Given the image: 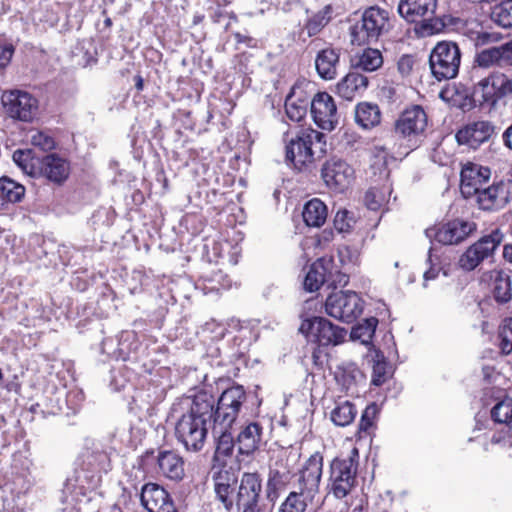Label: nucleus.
I'll return each instance as SVG.
<instances>
[{
	"instance_id": "obj_38",
	"label": "nucleus",
	"mask_w": 512,
	"mask_h": 512,
	"mask_svg": "<svg viewBox=\"0 0 512 512\" xmlns=\"http://www.w3.org/2000/svg\"><path fill=\"white\" fill-rule=\"evenodd\" d=\"M326 267L322 261L315 262L304 279V288L309 292L318 290L326 281Z\"/></svg>"
},
{
	"instance_id": "obj_2",
	"label": "nucleus",
	"mask_w": 512,
	"mask_h": 512,
	"mask_svg": "<svg viewBox=\"0 0 512 512\" xmlns=\"http://www.w3.org/2000/svg\"><path fill=\"white\" fill-rule=\"evenodd\" d=\"M323 457L311 455L299 471L295 489L280 504L278 512H305L319 491L322 476Z\"/></svg>"
},
{
	"instance_id": "obj_59",
	"label": "nucleus",
	"mask_w": 512,
	"mask_h": 512,
	"mask_svg": "<svg viewBox=\"0 0 512 512\" xmlns=\"http://www.w3.org/2000/svg\"><path fill=\"white\" fill-rule=\"evenodd\" d=\"M238 487V483L236 484V488ZM237 492V489L235 490V492H230L228 495L233 499L235 498V494Z\"/></svg>"
},
{
	"instance_id": "obj_3",
	"label": "nucleus",
	"mask_w": 512,
	"mask_h": 512,
	"mask_svg": "<svg viewBox=\"0 0 512 512\" xmlns=\"http://www.w3.org/2000/svg\"><path fill=\"white\" fill-rule=\"evenodd\" d=\"M286 160L297 169L320 157L326 148L325 135L312 128H297L284 134Z\"/></svg>"
},
{
	"instance_id": "obj_14",
	"label": "nucleus",
	"mask_w": 512,
	"mask_h": 512,
	"mask_svg": "<svg viewBox=\"0 0 512 512\" xmlns=\"http://www.w3.org/2000/svg\"><path fill=\"white\" fill-rule=\"evenodd\" d=\"M325 310L329 316L349 323L362 313L363 302L355 292L339 291L328 296Z\"/></svg>"
},
{
	"instance_id": "obj_11",
	"label": "nucleus",
	"mask_w": 512,
	"mask_h": 512,
	"mask_svg": "<svg viewBox=\"0 0 512 512\" xmlns=\"http://www.w3.org/2000/svg\"><path fill=\"white\" fill-rule=\"evenodd\" d=\"M503 233L499 229L481 237L460 256L458 264L465 271H472L484 260L492 257L503 241Z\"/></svg>"
},
{
	"instance_id": "obj_22",
	"label": "nucleus",
	"mask_w": 512,
	"mask_h": 512,
	"mask_svg": "<svg viewBox=\"0 0 512 512\" xmlns=\"http://www.w3.org/2000/svg\"><path fill=\"white\" fill-rule=\"evenodd\" d=\"M460 191L464 198L473 197L491 177L489 167L468 162L463 165L460 173Z\"/></svg>"
},
{
	"instance_id": "obj_10",
	"label": "nucleus",
	"mask_w": 512,
	"mask_h": 512,
	"mask_svg": "<svg viewBox=\"0 0 512 512\" xmlns=\"http://www.w3.org/2000/svg\"><path fill=\"white\" fill-rule=\"evenodd\" d=\"M477 230V224L464 219H453L434 225L425 230V235L431 241L441 245H459Z\"/></svg>"
},
{
	"instance_id": "obj_51",
	"label": "nucleus",
	"mask_w": 512,
	"mask_h": 512,
	"mask_svg": "<svg viewBox=\"0 0 512 512\" xmlns=\"http://www.w3.org/2000/svg\"><path fill=\"white\" fill-rule=\"evenodd\" d=\"M414 65L413 57L410 55H403L398 61V70L402 75H408Z\"/></svg>"
},
{
	"instance_id": "obj_9",
	"label": "nucleus",
	"mask_w": 512,
	"mask_h": 512,
	"mask_svg": "<svg viewBox=\"0 0 512 512\" xmlns=\"http://www.w3.org/2000/svg\"><path fill=\"white\" fill-rule=\"evenodd\" d=\"M246 399V391L241 385H234L225 389L216 401L215 427L231 429Z\"/></svg>"
},
{
	"instance_id": "obj_56",
	"label": "nucleus",
	"mask_w": 512,
	"mask_h": 512,
	"mask_svg": "<svg viewBox=\"0 0 512 512\" xmlns=\"http://www.w3.org/2000/svg\"><path fill=\"white\" fill-rule=\"evenodd\" d=\"M438 273H439V269L431 267L429 270H427L424 273V280L425 281L433 280L437 277Z\"/></svg>"
},
{
	"instance_id": "obj_48",
	"label": "nucleus",
	"mask_w": 512,
	"mask_h": 512,
	"mask_svg": "<svg viewBox=\"0 0 512 512\" xmlns=\"http://www.w3.org/2000/svg\"><path fill=\"white\" fill-rule=\"evenodd\" d=\"M31 143L43 151H49L55 147L53 138L43 132L34 133L31 136Z\"/></svg>"
},
{
	"instance_id": "obj_21",
	"label": "nucleus",
	"mask_w": 512,
	"mask_h": 512,
	"mask_svg": "<svg viewBox=\"0 0 512 512\" xmlns=\"http://www.w3.org/2000/svg\"><path fill=\"white\" fill-rule=\"evenodd\" d=\"M321 176L329 188L343 191L351 183L354 169L346 161L333 157L323 164Z\"/></svg>"
},
{
	"instance_id": "obj_13",
	"label": "nucleus",
	"mask_w": 512,
	"mask_h": 512,
	"mask_svg": "<svg viewBox=\"0 0 512 512\" xmlns=\"http://www.w3.org/2000/svg\"><path fill=\"white\" fill-rule=\"evenodd\" d=\"M208 434L207 423L183 413L175 424V436L187 451H200Z\"/></svg>"
},
{
	"instance_id": "obj_4",
	"label": "nucleus",
	"mask_w": 512,
	"mask_h": 512,
	"mask_svg": "<svg viewBox=\"0 0 512 512\" xmlns=\"http://www.w3.org/2000/svg\"><path fill=\"white\" fill-rule=\"evenodd\" d=\"M438 0H399L397 12L407 23L415 24L418 36L427 37L442 32L446 26L436 15Z\"/></svg>"
},
{
	"instance_id": "obj_30",
	"label": "nucleus",
	"mask_w": 512,
	"mask_h": 512,
	"mask_svg": "<svg viewBox=\"0 0 512 512\" xmlns=\"http://www.w3.org/2000/svg\"><path fill=\"white\" fill-rule=\"evenodd\" d=\"M367 86L368 78L366 76L358 72H350L337 84L336 91L341 98L352 100Z\"/></svg>"
},
{
	"instance_id": "obj_5",
	"label": "nucleus",
	"mask_w": 512,
	"mask_h": 512,
	"mask_svg": "<svg viewBox=\"0 0 512 512\" xmlns=\"http://www.w3.org/2000/svg\"><path fill=\"white\" fill-rule=\"evenodd\" d=\"M427 125V114L419 105H413L399 115L394 123V133L406 142L404 151L399 152L401 155H408L420 145Z\"/></svg>"
},
{
	"instance_id": "obj_52",
	"label": "nucleus",
	"mask_w": 512,
	"mask_h": 512,
	"mask_svg": "<svg viewBox=\"0 0 512 512\" xmlns=\"http://www.w3.org/2000/svg\"><path fill=\"white\" fill-rule=\"evenodd\" d=\"M14 53L11 45L0 47V67L3 68L9 64Z\"/></svg>"
},
{
	"instance_id": "obj_29",
	"label": "nucleus",
	"mask_w": 512,
	"mask_h": 512,
	"mask_svg": "<svg viewBox=\"0 0 512 512\" xmlns=\"http://www.w3.org/2000/svg\"><path fill=\"white\" fill-rule=\"evenodd\" d=\"M311 100L302 90L293 88L285 101L288 118L296 122L301 121L306 116L308 107H311Z\"/></svg>"
},
{
	"instance_id": "obj_46",
	"label": "nucleus",
	"mask_w": 512,
	"mask_h": 512,
	"mask_svg": "<svg viewBox=\"0 0 512 512\" xmlns=\"http://www.w3.org/2000/svg\"><path fill=\"white\" fill-rule=\"evenodd\" d=\"M500 348L503 354L512 352V318L505 320L499 331Z\"/></svg>"
},
{
	"instance_id": "obj_40",
	"label": "nucleus",
	"mask_w": 512,
	"mask_h": 512,
	"mask_svg": "<svg viewBox=\"0 0 512 512\" xmlns=\"http://www.w3.org/2000/svg\"><path fill=\"white\" fill-rule=\"evenodd\" d=\"M355 406L349 401L336 403V406L331 411V420L337 426H347L354 420L356 416Z\"/></svg>"
},
{
	"instance_id": "obj_47",
	"label": "nucleus",
	"mask_w": 512,
	"mask_h": 512,
	"mask_svg": "<svg viewBox=\"0 0 512 512\" xmlns=\"http://www.w3.org/2000/svg\"><path fill=\"white\" fill-rule=\"evenodd\" d=\"M355 224L354 216L348 210H339L334 217V227L339 232H347Z\"/></svg>"
},
{
	"instance_id": "obj_37",
	"label": "nucleus",
	"mask_w": 512,
	"mask_h": 512,
	"mask_svg": "<svg viewBox=\"0 0 512 512\" xmlns=\"http://www.w3.org/2000/svg\"><path fill=\"white\" fill-rule=\"evenodd\" d=\"M229 430L213 426V433L216 438L215 455L218 459L230 456L234 450L236 442Z\"/></svg>"
},
{
	"instance_id": "obj_31",
	"label": "nucleus",
	"mask_w": 512,
	"mask_h": 512,
	"mask_svg": "<svg viewBox=\"0 0 512 512\" xmlns=\"http://www.w3.org/2000/svg\"><path fill=\"white\" fill-rule=\"evenodd\" d=\"M492 293L496 302L508 303L512 300V278L503 270L491 272Z\"/></svg>"
},
{
	"instance_id": "obj_6",
	"label": "nucleus",
	"mask_w": 512,
	"mask_h": 512,
	"mask_svg": "<svg viewBox=\"0 0 512 512\" xmlns=\"http://www.w3.org/2000/svg\"><path fill=\"white\" fill-rule=\"evenodd\" d=\"M391 28L389 12L378 6L367 8L351 30L353 44L364 45L376 42Z\"/></svg>"
},
{
	"instance_id": "obj_36",
	"label": "nucleus",
	"mask_w": 512,
	"mask_h": 512,
	"mask_svg": "<svg viewBox=\"0 0 512 512\" xmlns=\"http://www.w3.org/2000/svg\"><path fill=\"white\" fill-rule=\"evenodd\" d=\"M331 14L332 8L330 5L323 7L307 20L300 33V37L306 34V37L309 38L319 34L331 20Z\"/></svg>"
},
{
	"instance_id": "obj_32",
	"label": "nucleus",
	"mask_w": 512,
	"mask_h": 512,
	"mask_svg": "<svg viewBox=\"0 0 512 512\" xmlns=\"http://www.w3.org/2000/svg\"><path fill=\"white\" fill-rule=\"evenodd\" d=\"M25 187L13 179L2 176L0 178V209L8 203H19L25 196Z\"/></svg>"
},
{
	"instance_id": "obj_35",
	"label": "nucleus",
	"mask_w": 512,
	"mask_h": 512,
	"mask_svg": "<svg viewBox=\"0 0 512 512\" xmlns=\"http://www.w3.org/2000/svg\"><path fill=\"white\" fill-rule=\"evenodd\" d=\"M356 69L373 72L379 69L383 64V57L378 49L366 48L352 60Z\"/></svg>"
},
{
	"instance_id": "obj_58",
	"label": "nucleus",
	"mask_w": 512,
	"mask_h": 512,
	"mask_svg": "<svg viewBox=\"0 0 512 512\" xmlns=\"http://www.w3.org/2000/svg\"><path fill=\"white\" fill-rule=\"evenodd\" d=\"M135 87L138 91H141L143 89V78L138 75L135 77Z\"/></svg>"
},
{
	"instance_id": "obj_19",
	"label": "nucleus",
	"mask_w": 512,
	"mask_h": 512,
	"mask_svg": "<svg viewBox=\"0 0 512 512\" xmlns=\"http://www.w3.org/2000/svg\"><path fill=\"white\" fill-rule=\"evenodd\" d=\"M310 112L314 123L323 130L332 131L339 122L334 99L326 92H319L313 97Z\"/></svg>"
},
{
	"instance_id": "obj_26",
	"label": "nucleus",
	"mask_w": 512,
	"mask_h": 512,
	"mask_svg": "<svg viewBox=\"0 0 512 512\" xmlns=\"http://www.w3.org/2000/svg\"><path fill=\"white\" fill-rule=\"evenodd\" d=\"M340 65V50L326 47L320 50L315 57V68L318 75L325 80H332L337 76Z\"/></svg>"
},
{
	"instance_id": "obj_45",
	"label": "nucleus",
	"mask_w": 512,
	"mask_h": 512,
	"mask_svg": "<svg viewBox=\"0 0 512 512\" xmlns=\"http://www.w3.org/2000/svg\"><path fill=\"white\" fill-rule=\"evenodd\" d=\"M376 357L372 366V384L380 386L387 380L389 369L384 359H379L378 355Z\"/></svg>"
},
{
	"instance_id": "obj_17",
	"label": "nucleus",
	"mask_w": 512,
	"mask_h": 512,
	"mask_svg": "<svg viewBox=\"0 0 512 512\" xmlns=\"http://www.w3.org/2000/svg\"><path fill=\"white\" fill-rule=\"evenodd\" d=\"M474 196L480 209L501 210L512 200V180H501L489 187H483Z\"/></svg>"
},
{
	"instance_id": "obj_49",
	"label": "nucleus",
	"mask_w": 512,
	"mask_h": 512,
	"mask_svg": "<svg viewBox=\"0 0 512 512\" xmlns=\"http://www.w3.org/2000/svg\"><path fill=\"white\" fill-rule=\"evenodd\" d=\"M377 413V406L375 404L368 405L364 410L361 420H360V429L367 430L372 426L373 419Z\"/></svg>"
},
{
	"instance_id": "obj_28",
	"label": "nucleus",
	"mask_w": 512,
	"mask_h": 512,
	"mask_svg": "<svg viewBox=\"0 0 512 512\" xmlns=\"http://www.w3.org/2000/svg\"><path fill=\"white\" fill-rule=\"evenodd\" d=\"M157 464L162 474L171 480H181L184 476V461L173 451H160Z\"/></svg>"
},
{
	"instance_id": "obj_7",
	"label": "nucleus",
	"mask_w": 512,
	"mask_h": 512,
	"mask_svg": "<svg viewBox=\"0 0 512 512\" xmlns=\"http://www.w3.org/2000/svg\"><path fill=\"white\" fill-rule=\"evenodd\" d=\"M358 450L354 448L346 458H335L330 465V491L338 499L351 493L356 485Z\"/></svg>"
},
{
	"instance_id": "obj_42",
	"label": "nucleus",
	"mask_w": 512,
	"mask_h": 512,
	"mask_svg": "<svg viewBox=\"0 0 512 512\" xmlns=\"http://www.w3.org/2000/svg\"><path fill=\"white\" fill-rule=\"evenodd\" d=\"M491 19L503 28H512V0L496 5L491 12Z\"/></svg>"
},
{
	"instance_id": "obj_16",
	"label": "nucleus",
	"mask_w": 512,
	"mask_h": 512,
	"mask_svg": "<svg viewBox=\"0 0 512 512\" xmlns=\"http://www.w3.org/2000/svg\"><path fill=\"white\" fill-rule=\"evenodd\" d=\"M215 407L216 399L213 394L207 390H199L193 395L181 398L177 404H174L173 410L177 411L178 408L186 410L185 414L207 423L210 420L214 421Z\"/></svg>"
},
{
	"instance_id": "obj_15",
	"label": "nucleus",
	"mask_w": 512,
	"mask_h": 512,
	"mask_svg": "<svg viewBox=\"0 0 512 512\" xmlns=\"http://www.w3.org/2000/svg\"><path fill=\"white\" fill-rule=\"evenodd\" d=\"M1 101L11 118L24 122L31 121L38 109V101L28 92L21 90L4 92Z\"/></svg>"
},
{
	"instance_id": "obj_41",
	"label": "nucleus",
	"mask_w": 512,
	"mask_h": 512,
	"mask_svg": "<svg viewBox=\"0 0 512 512\" xmlns=\"http://www.w3.org/2000/svg\"><path fill=\"white\" fill-rule=\"evenodd\" d=\"M12 158L15 164L21 168L24 173L35 178L38 161L41 159L34 158L30 149H18L14 151Z\"/></svg>"
},
{
	"instance_id": "obj_54",
	"label": "nucleus",
	"mask_w": 512,
	"mask_h": 512,
	"mask_svg": "<svg viewBox=\"0 0 512 512\" xmlns=\"http://www.w3.org/2000/svg\"><path fill=\"white\" fill-rule=\"evenodd\" d=\"M365 203L367 205V207L370 209V210H377L380 205H381V202L379 200L376 199V192L375 190L373 189H370L366 192L365 194Z\"/></svg>"
},
{
	"instance_id": "obj_8",
	"label": "nucleus",
	"mask_w": 512,
	"mask_h": 512,
	"mask_svg": "<svg viewBox=\"0 0 512 512\" xmlns=\"http://www.w3.org/2000/svg\"><path fill=\"white\" fill-rule=\"evenodd\" d=\"M461 51L455 42L441 41L429 56L431 73L438 81L453 79L458 75Z\"/></svg>"
},
{
	"instance_id": "obj_50",
	"label": "nucleus",
	"mask_w": 512,
	"mask_h": 512,
	"mask_svg": "<svg viewBox=\"0 0 512 512\" xmlns=\"http://www.w3.org/2000/svg\"><path fill=\"white\" fill-rule=\"evenodd\" d=\"M492 72H490L487 76L481 78L476 86L482 91L484 99L489 100L490 98H494L492 95Z\"/></svg>"
},
{
	"instance_id": "obj_18",
	"label": "nucleus",
	"mask_w": 512,
	"mask_h": 512,
	"mask_svg": "<svg viewBox=\"0 0 512 512\" xmlns=\"http://www.w3.org/2000/svg\"><path fill=\"white\" fill-rule=\"evenodd\" d=\"M507 66H512V49L509 41L477 51L472 62V73L479 74L480 70Z\"/></svg>"
},
{
	"instance_id": "obj_39",
	"label": "nucleus",
	"mask_w": 512,
	"mask_h": 512,
	"mask_svg": "<svg viewBox=\"0 0 512 512\" xmlns=\"http://www.w3.org/2000/svg\"><path fill=\"white\" fill-rule=\"evenodd\" d=\"M492 95L495 99L512 96V77L499 70L492 71Z\"/></svg>"
},
{
	"instance_id": "obj_57",
	"label": "nucleus",
	"mask_w": 512,
	"mask_h": 512,
	"mask_svg": "<svg viewBox=\"0 0 512 512\" xmlns=\"http://www.w3.org/2000/svg\"><path fill=\"white\" fill-rule=\"evenodd\" d=\"M503 257L506 261L512 263V243L506 244L503 248Z\"/></svg>"
},
{
	"instance_id": "obj_33",
	"label": "nucleus",
	"mask_w": 512,
	"mask_h": 512,
	"mask_svg": "<svg viewBox=\"0 0 512 512\" xmlns=\"http://www.w3.org/2000/svg\"><path fill=\"white\" fill-rule=\"evenodd\" d=\"M355 121L364 129L377 126L381 121V112L378 105L368 102L359 103L355 109Z\"/></svg>"
},
{
	"instance_id": "obj_20",
	"label": "nucleus",
	"mask_w": 512,
	"mask_h": 512,
	"mask_svg": "<svg viewBox=\"0 0 512 512\" xmlns=\"http://www.w3.org/2000/svg\"><path fill=\"white\" fill-rule=\"evenodd\" d=\"M495 133V125L488 120H479L467 123L456 132L455 138L459 145L478 149L488 142Z\"/></svg>"
},
{
	"instance_id": "obj_55",
	"label": "nucleus",
	"mask_w": 512,
	"mask_h": 512,
	"mask_svg": "<svg viewBox=\"0 0 512 512\" xmlns=\"http://www.w3.org/2000/svg\"><path fill=\"white\" fill-rule=\"evenodd\" d=\"M502 141L504 146L512 151V124L503 132Z\"/></svg>"
},
{
	"instance_id": "obj_23",
	"label": "nucleus",
	"mask_w": 512,
	"mask_h": 512,
	"mask_svg": "<svg viewBox=\"0 0 512 512\" xmlns=\"http://www.w3.org/2000/svg\"><path fill=\"white\" fill-rule=\"evenodd\" d=\"M140 501L149 512H177L169 493L156 483H147L142 487Z\"/></svg>"
},
{
	"instance_id": "obj_1",
	"label": "nucleus",
	"mask_w": 512,
	"mask_h": 512,
	"mask_svg": "<svg viewBox=\"0 0 512 512\" xmlns=\"http://www.w3.org/2000/svg\"><path fill=\"white\" fill-rule=\"evenodd\" d=\"M237 479L229 471H220L214 477L216 498L225 510L231 511L234 506L239 512H260L258 501L262 490V480L257 473H244L237 487L235 498L228 494L235 492Z\"/></svg>"
},
{
	"instance_id": "obj_34",
	"label": "nucleus",
	"mask_w": 512,
	"mask_h": 512,
	"mask_svg": "<svg viewBox=\"0 0 512 512\" xmlns=\"http://www.w3.org/2000/svg\"><path fill=\"white\" fill-rule=\"evenodd\" d=\"M327 207L318 198L308 201L303 209V220L307 226L321 227L327 219Z\"/></svg>"
},
{
	"instance_id": "obj_24",
	"label": "nucleus",
	"mask_w": 512,
	"mask_h": 512,
	"mask_svg": "<svg viewBox=\"0 0 512 512\" xmlns=\"http://www.w3.org/2000/svg\"><path fill=\"white\" fill-rule=\"evenodd\" d=\"M70 174L68 161L56 154H49L38 161L35 178L44 177L56 185L63 184Z\"/></svg>"
},
{
	"instance_id": "obj_53",
	"label": "nucleus",
	"mask_w": 512,
	"mask_h": 512,
	"mask_svg": "<svg viewBox=\"0 0 512 512\" xmlns=\"http://www.w3.org/2000/svg\"><path fill=\"white\" fill-rule=\"evenodd\" d=\"M498 40H499V37L497 34L481 32L477 35L476 44L477 45H487L490 43L497 42Z\"/></svg>"
},
{
	"instance_id": "obj_27",
	"label": "nucleus",
	"mask_w": 512,
	"mask_h": 512,
	"mask_svg": "<svg viewBox=\"0 0 512 512\" xmlns=\"http://www.w3.org/2000/svg\"><path fill=\"white\" fill-rule=\"evenodd\" d=\"M262 439V427L257 422L245 425L239 432L236 445L242 455H250L255 452Z\"/></svg>"
},
{
	"instance_id": "obj_25",
	"label": "nucleus",
	"mask_w": 512,
	"mask_h": 512,
	"mask_svg": "<svg viewBox=\"0 0 512 512\" xmlns=\"http://www.w3.org/2000/svg\"><path fill=\"white\" fill-rule=\"evenodd\" d=\"M492 418L501 424H505L507 428L506 435L500 436L494 434L491 438V442L494 444H503L512 446V399L506 398L501 402L497 403L492 411Z\"/></svg>"
},
{
	"instance_id": "obj_43",
	"label": "nucleus",
	"mask_w": 512,
	"mask_h": 512,
	"mask_svg": "<svg viewBox=\"0 0 512 512\" xmlns=\"http://www.w3.org/2000/svg\"><path fill=\"white\" fill-rule=\"evenodd\" d=\"M286 478L285 473L276 469L270 470L266 485V497L270 501H275L278 498V490L285 485Z\"/></svg>"
},
{
	"instance_id": "obj_12",
	"label": "nucleus",
	"mask_w": 512,
	"mask_h": 512,
	"mask_svg": "<svg viewBox=\"0 0 512 512\" xmlns=\"http://www.w3.org/2000/svg\"><path fill=\"white\" fill-rule=\"evenodd\" d=\"M299 331L305 335L310 342L321 346L338 345L346 336L343 328L333 325L323 317H313L302 321Z\"/></svg>"
},
{
	"instance_id": "obj_44",
	"label": "nucleus",
	"mask_w": 512,
	"mask_h": 512,
	"mask_svg": "<svg viewBox=\"0 0 512 512\" xmlns=\"http://www.w3.org/2000/svg\"><path fill=\"white\" fill-rule=\"evenodd\" d=\"M378 320L374 317L365 319L363 323L358 324L351 331V337L361 340L362 343L369 342L376 330Z\"/></svg>"
}]
</instances>
